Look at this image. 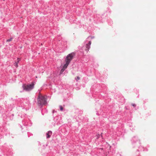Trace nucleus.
<instances>
[{"instance_id": "obj_1", "label": "nucleus", "mask_w": 156, "mask_h": 156, "mask_svg": "<svg viewBox=\"0 0 156 156\" xmlns=\"http://www.w3.org/2000/svg\"><path fill=\"white\" fill-rule=\"evenodd\" d=\"M37 104L39 106H42L47 103L46 98L44 96H42L41 93H39L37 99Z\"/></svg>"}, {"instance_id": "obj_2", "label": "nucleus", "mask_w": 156, "mask_h": 156, "mask_svg": "<svg viewBox=\"0 0 156 156\" xmlns=\"http://www.w3.org/2000/svg\"><path fill=\"white\" fill-rule=\"evenodd\" d=\"M34 84L33 83H32L31 84L29 85L24 84L23 85L22 87L23 90L26 91H29L34 88Z\"/></svg>"}, {"instance_id": "obj_3", "label": "nucleus", "mask_w": 156, "mask_h": 156, "mask_svg": "<svg viewBox=\"0 0 156 156\" xmlns=\"http://www.w3.org/2000/svg\"><path fill=\"white\" fill-rule=\"evenodd\" d=\"M74 55V53H71L69 54L66 57L65 59V62H67L70 63L71 60L73 59V56Z\"/></svg>"}, {"instance_id": "obj_4", "label": "nucleus", "mask_w": 156, "mask_h": 156, "mask_svg": "<svg viewBox=\"0 0 156 156\" xmlns=\"http://www.w3.org/2000/svg\"><path fill=\"white\" fill-rule=\"evenodd\" d=\"M91 44V41H89V43L88 44H87L86 45V49L85 50L87 52L89 50V49L90 48V45Z\"/></svg>"}, {"instance_id": "obj_5", "label": "nucleus", "mask_w": 156, "mask_h": 156, "mask_svg": "<svg viewBox=\"0 0 156 156\" xmlns=\"http://www.w3.org/2000/svg\"><path fill=\"white\" fill-rule=\"evenodd\" d=\"M20 59L19 58H18L17 59V61L14 63V66L17 68L18 66V63H19L20 61Z\"/></svg>"}, {"instance_id": "obj_6", "label": "nucleus", "mask_w": 156, "mask_h": 156, "mask_svg": "<svg viewBox=\"0 0 156 156\" xmlns=\"http://www.w3.org/2000/svg\"><path fill=\"white\" fill-rule=\"evenodd\" d=\"M52 132L51 131H49L48 132V133L46 134V137L47 138H50L52 134Z\"/></svg>"}, {"instance_id": "obj_7", "label": "nucleus", "mask_w": 156, "mask_h": 156, "mask_svg": "<svg viewBox=\"0 0 156 156\" xmlns=\"http://www.w3.org/2000/svg\"><path fill=\"white\" fill-rule=\"evenodd\" d=\"M66 63L64 64L63 67L65 69H66L69 63L68 62H65Z\"/></svg>"}, {"instance_id": "obj_8", "label": "nucleus", "mask_w": 156, "mask_h": 156, "mask_svg": "<svg viewBox=\"0 0 156 156\" xmlns=\"http://www.w3.org/2000/svg\"><path fill=\"white\" fill-rule=\"evenodd\" d=\"M65 69H66L63 67L61 70L60 73H63Z\"/></svg>"}, {"instance_id": "obj_9", "label": "nucleus", "mask_w": 156, "mask_h": 156, "mask_svg": "<svg viewBox=\"0 0 156 156\" xmlns=\"http://www.w3.org/2000/svg\"><path fill=\"white\" fill-rule=\"evenodd\" d=\"M12 38H10L8 39L6 41L7 42H9L12 41Z\"/></svg>"}, {"instance_id": "obj_10", "label": "nucleus", "mask_w": 156, "mask_h": 156, "mask_svg": "<svg viewBox=\"0 0 156 156\" xmlns=\"http://www.w3.org/2000/svg\"><path fill=\"white\" fill-rule=\"evenodd\" d=\"M59 108H60V110L62 111V110H63V108L62 107V106L60 105L59 106Z\"/></svg>"}, {"instance_id": "obj_11", "label": "nucleus", "mask_w": 156, "mask_h": 156, "mask_svg": "<svg viewBox=\"0 0 156 156\" xmlns=\"http://www.w3.org/2000/svg\"><path fill=\"white\" fill-rule=\"evenodd\" d=\"M75 79L76 80V81H77L78 80H79L80 79V78L79 76H77L76 78Z\"/></svg>"}, {"instance_id": "obj_12", "label": "nucleus", "mask_w": 156, "mask_h": 156, "mask_svg": "<svg viewBox=\"0 0 156 156\" xmlns=\"http://www.w3.org/2000/svg\"><path fill=\"white\" fill-rule=\"evenodd\" d=\"M131 105L133 107H135L136 106V105L135 104H132Z\"/></svg>"}]
</instances>
